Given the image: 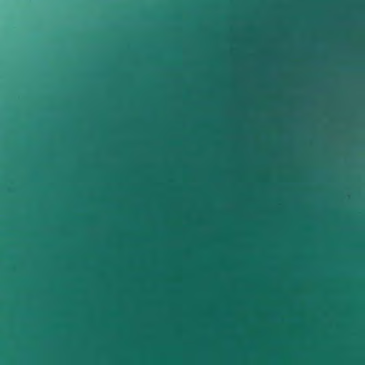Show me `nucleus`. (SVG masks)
Instances as JSON below:
<instances>
[{"mask_svg":"<svg viewBox=\"0 0 365 365\" xmlns=\"http://www.w3.org/2000/svg\"><path fill=\"white\" fill-rule=\"evenodd\" d=\"M299 97L298 96V100ZM298 183L299 182V163H298ZM299 195V187H298V195ZM299 210V202H298V210ZM299 230V224L298 223V231ZM299 260V255L298 254V261ZM299 283L298 282V286ZM299 293V289L298 288V294ZM299 309V304H298V310ZM298 317H299V312H298Z\"/></svg>","mask_w":365,"mask_h":365,"instance_id":"f257e3e1","label":"nucleus"}]
</instances>
